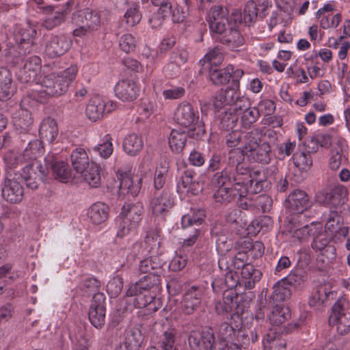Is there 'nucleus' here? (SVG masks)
<instances>
[{"instance_id":"19","label":"nucleus","mask_w":350,"mask_h":350,"mask_svg":"<svg viewBox=\"0 0 350 350\" xmlns=\"http://www.w3.org/2000/svg\"><path fill=\"white\" fill-rule=\"evenodd\" d=\"M248 181H245L241 186L244 187L246 189L245 193H238L239 196H246L248 195L256 194L261 192L265 188L268 187V182L265 178V176L261 174L260 172H254L252 174L247 167V178Z\"/></svg>"},{"instance_id":"51","label":"nucleus","mask_w":350,"mask_h":350,"mask_svg":"<svg viewBox=\"0 0 350 350\" xmlns=\"http://www.w3.org/2000/svg\"><path fill=\"white\" fill-rule=\"evenodd\" d=\"M260 116L259 109L256 107H251L241 113V126L245 129L250 128L255 123Z\"/></svg>"},{"instance_id":"15","label":"nucleus","mask_w":350,"mask_h":350,"mask_svg":"<svg viewBox=\"0 0 350 350\" xmlns=\"http://www.w3.org/2000/svg\"><path fill=\"white\" fill-rule=\"evenodd\" d=\"M174 202L170 189H164L150 201V206L153 215L165 217L174 206Z\"/></svg>"},{"instance_id":"48","label":"nucleus","mask_w":350,"mask_h":350,"mask_svg":"<svg viewBox=\"0 0 350 350\" xmlns=\"http://www.w3.org/2000/svg\"><path fill=\"white\" fill-rule=\"evenodd\" d=\"M238 327L239 325H235V326H233L226 322L220 323L217 331L220 339L222 340L224 342L236 340L237 328Z\"/></svg>"},{"instance_id":"47","label":"nucleus","mask_w":350,"mask_h":350,"mask_svg":"<svg viewBox=\"0 0 350 350\" xmlns=\"http://www.w3.org/2000/svg\"><path fill=\"white\" fill-rule=\"evenodd\" d=\"M291 317V312L287 307L276 306L273 308L269 320L273 325H280Z\"/></svg>"},{"instance_id":"64","label":"nucleus","mask_w":350,"mask_h":350,"mask_svg":"<svg viewBox=\"0 0 350 350\" xmlns=\"http://www.w3.org/2000/svg\"><path fill=\"white\" fill-rule=\"evenodd\" d=\"M273 200L267 195L262 194L254 197L256 209L261 210L263 213L269 212L272 208Z\"/></svg>"},{"instance_id":"58","label":"nucleus","mask_w":350,"mask_h":350,"mask_svg":"<svg viewBox=\"0 0 350 350\" xmlns=\"http://www.w3.org/2000/svg\"><path fill=\"white\" fill-rule=\"evenodd\" d=\"M306 273L301 269H297L293 270L286 277L282 280L291 286L300 285L306 280Z\"/></svg>"},{"instance_id":"36","label":"nucleus","mask_w":350,"mask_h":350,"mask_svg":"<svg viewBox=\"0 0 350 350\" xmlns=\"http://www.w3.org/2000/svg\"><path fill=\"white\" fill-rule=\"evenodd\" d=\"M188 136H189V132L173 129L168 139L171 150L176 154L181 153L186 145Z\"/></svg>"},{"instance_id":"35","label":"nucleus","mask_w":350,"mask_h":350,"mask_svg":"<svg viewBox=\"0 0 350 350\" xmlns=\"http://www.w3.org/2000/svg\"><path fill=\"white\" fill-rule=\"evenodd\" d=\"M144 147V141L142 136L135 133L128 135L123 141L124 151L130 156L137 155Z\"/></svg>"},{"instance_id":"33","label":"nucleus","mask_w":350,"mask_h":350,"mask_svg":"<svg viewBox=\"0 0 350 350\" xmlns=\"http://www.w3.org/2000/svg\"><path fill=\"white\" fill-rule=\"evenodd\" d=\"M263 130L260 128H254L252 130L243 132V152L247 153L262 143L263 140Z\"/></svg>"},{"instance_id":"57","label":"nucleus","mask_w":350,"mask_h":350,"mask_svg":"<svg viewBox=\"0 0 350 350\" xmlns=\"http://www.w3.org/2000/svg\"><path fill=\"white\" fill-rule=\"evenodd\" d=\"M226 99L229 103V105H232L241 95L239 92V81L237 79H233L232 85L223 90Z\"/></svg>"},{"instance_id":"38","label":"nucleus","mask_w":350,"mask_h":350,"mask_svg":"<svg viewBox=\"0 0 350 350\" xmlns=\"http://www.w3.org/2000/svg\"><path fill=\"white\" fill-rule=\"evenodd\" d=\"M12 77L10 70L5 67L0 68V100L10 98L13 93Z\"/></svg>"},{"instance_id":"3","label":"nucleus","mask_w":350,"mask_h":350,"mask_svg":"<svg viewBox=\"0 0 350 350\" xmlns=\"http://www.w3.org/2000/svg\"><path fill=\"white\" fill-rule=\"evenodd\" d=\"M199 118L198 109L186 100L180 103L176 108L174 120L176 123L186 128L192 126L189 131V137L197 140L206 135L204 123Z\"/></svg>"},{"instance_id":"22","label":"nucleus","mask_w":350,"mask_h":350,"mask_svg":"<svg viewBox=\"0 0 350 350\" xmlns=\"http://www.w3.org/2000/svg\"><path fill=\"white\" fill-rule=\"evenodd\" d=\"M3 198L10 203L21 202L24 196L23 186L17 180L6 178L1 188Z\"/></svg>"},{"instance_id":"9","label":"nucleus","mask_w":350,"mask_h":350,"mask_svg":"<svg viewBox=\"0 0 350 350\" xmlns=\"http://www.w3.org/2000/svg\"><path fill=\"white\" fill-rule=\"evenodd\" d=\"M206 21L214 33L224 32L232 23L229 21V12L222 5H213L208 13Z\"/></svg>"},{"instance_id":"25","label":"nucleus","mask_w":350,"mask_h":350,"mask_svg":"<svg viewBox=\"0 0 350 350\" xmlns=\"http://www.w3.org/2000/svg\"><path fill=\"white\" fill-rule=\"evenodd\" d=\"M202 291L196 286H191L185 293L182 301V310L187 315L191 314L200 306Z\"/></svg>"},{"instance_id":"5","label":"nucleus","mask_w":350,"mask_h":350,"mask_svg":"<svg viewBox=\"0 0 350 350\" xmlns=\"http://www.w3.org/2000/svg\"><path fill=\"white\" fill-rule=\"evenodd\" d=\"M328 323L330 326H336L340 335L350 332V302L346 298L338 299L333 305Z\"/></svg>"},{"instance_id":"16","label":"nucleus","mask_w":350,"mask_h":350,"mask_svg":"<svg viewBox=\"0 0 350 350\" xmlns=\"http://www.w3.org/2000/svg\"><path fill=\"white\" fill-rule=\"evenodd\" d=\"M332 237L325 231L317 233L313 237L312 247L320 254L325 256L328 260H333L336 257V248L331 244Z\"/></svg>"},{"instance_id":"29","label":"nucleus","mask_w":350,"mask_h":350,"mask_svg":"<svg viewBox=\"0 0 350 350\" xmlns=\"http://www.w3.org/2000/svg\"><path fill=\"white\" fill-rule=\"evenodd\" d=\"M48 172L49 169L53 172L55 178L62 182L67 181L71 176V171L67 163L58 161L50 156L45 159V167Z\"/></svg>"},{"instance_id":"27","label":"nucleus","mask_w":350,"mask_h":350,"mask_svg":"<svg viewBox=\"0 0 350 350\" xmlns=\"http://www.w3.org/2000/svg\"><path fill=\"white\" fill-rule=\"evenodd\" d=\"M37 34L35 27L28 25L21 28L17 36V40L19 41V54L26 55L30 53L34 48L33 39Z\"/></svg>"},{"instance_id":"21","label":"nucleus","mask_w":350,"mask_h":350,"mask_svg":"<svg viewBox=\"0 0 350 350\" xmlns=\"http://www.w3.org/2000/svg\"><path fill=\"white\" fill-rule=\"evenodd\" d=\"M120 180V191L123 195L137 196L141 189L142 177L139 175H131L126 173L118 176Z\"/></svg>"},{"instance_id":"63","label":"nucleus","mask_w":350,"mask_h":350,"mask_svg":"<svg viewBox=\"0 0 350 350\" xmlns=\"http://www.w3.org/2000/svg\"><path fill=\"white\" fill-rule=\"evenodd\" d=\"M33 120L31 117V113L29 111H22L19 116L15 118L14 124L16 127L21 129V132H26L28 131L30 126L32 124Z\"/></svg>"},{"instance_id":"40","label":"nucleus","mask_w":350,"mask_h":350,"mask_svg":"<svg viewBox=\"0 0 350 350\" xmlns=\"http://www.w3.org/2000/svg\"><path fill=\"white\" fill-rule=\"evenodd\" d=\"M241 269V274L245 280L244 284L247 289H252L256 282H258L262 277V273L256 269L250 263L246 264Z\"/></svg>"},{"instance_id":"42","label":"nucleus","mask_w":350,"mask_h":350,"mask_svg":"<svg viewBox=\"0 0 350 350\" xmlns=\"http://www.w3.org/2000/svg\"><path fill=\"white\" fill-rule=\"evenodd\" d=\"M239 196L237 191L232 187H217L213 194L215 201L221 204L227 205Z\"/></svg>"},{"instance_id":"1","label":"nucleus","mask_w":350,"mask_h":350,"mask_svg":"<svg viewBox=\"0 0 350 350\" xmlns=\"http://www.w3.org/2000/svg\"><path fill=\"white\" fill-rule=\"evenodd\" d=\"M244 157L238 150L228 152L227 165L220 172L215 173L211 183L217 187H232L238 193H245L246 189L241 185L248 181L247 164L243 162Z\"/></svg>"},{"instance_id":"46","label":"nucleus","mask_w":350,"mask_h":350,"mask_svg":"<svg viewBox=\"0 0 350 350\" xmlns=\"http://www.w3.org/2000/svg\"><path fill=\"white\" fill-rule=\"evenodd\" d=\"M273 289L271 297L275 302L284 301L291 297V289L282 279L274 284Z\"/></svg>"},{"instance_id":"54","label":"nucleus","mask_w":350,"mask_h":350,"mask_svg":"<svg viewBox=\"0 0 350 350\" xmlns=\"http://www.w3.org/2000/svg\"><path fill=\"white\" fill-rule=\"evenodd\" d=\"M258 11L256 4L253 1H248L243 10V22L245 25L250 26L258 18Z\"/></svg>"},{"instance_id":"56","label":"nucleus","mask_w":350,"mask_h":350,"mask_svg":"<svg viewBox=\"0 0 350 350\" xmlns=\"http://www.w3.org/2000/svg\"><path fill=\"white\" fill-rule=\"evenodd\" d=\"M111 139V137L109 135H107L105 137L104 142L102 144L92 147V150L98 152L100 157L104 159L109 157L113 152V144Z\"/></svg>"},{"instance_id":"20","label":"nucleus","mask_w":350,"mask_h":350,"mask_svg":"<svg viewBox=\"0 0 350 350\" xmlns=\"http://www.w3.org/2000/svg\"><path fill=\"white\" fill-rule=\"evenodd\" d=\"M116 96L122 101H133L139 96L140 88L135 81L131 79L119 81L115 88Z\"/></svg>"},{"instance_id":"31","label":"nucleus","mask_w":350,"mask_h":350,"mask_svg":"<svg viewBox=\"0 0 350 350\" xmlns=\"http://www.w3.org/2000/svg\"><path fill=\"white\" fill-rule=\"evenodd\" d=\"M109 207L105 203L96 202L88 211V217L90 221L96 225L104 223L109 217Z\"/></svg>"},{"instance_id":"49","label":"nucleus","mask_w":350,"mask_h":350,"mask_svg":"<svg viewBox=\"0 0 350 350\" xmlns=\"http://www.w3.org/2000/svg\"><path fill=\"white\" fill-rule=\"evenodd\" d=\"M144 339V337L139 329L131 330L127 334L125 342L128 350H139Z\"/></svg>"},{"instance_id":"60","label":"nucleus","mask_w":350,"mask_h":350,"mask_svg":"<svg viewBox=\"0 0 350 350\" xmlns=\"http://www.w3.org/2000/svg\"><path fill=\"white\" fill-rule=\"evenodd\" d=\"M168 172V167L160 165L157 166L154 172V186L155 189L159 190L164 186Z\"/></svg>"},{"instance_id":"11","label":"nucleus","mask_w":350,"mask_h":350,"mask_svg":"<svg viewBox=\"0 0 350 350\" xmlns=\"http://www.w3.org/2000/svg\"><path fill=\"white\" fill-rule=\"evenodd\" d=\"M285 203L288 211L294 214L302 213L312 204L306 192L301 189L293 190L288 195Z\"/></svg>"},{"instance_id":"30","label":"nucleus","mask_w":350,"mask_h":350,"mask_svg":"<svg viewBox=\"0 0 350 350\" xmlns=\"http://www.w3.org/2000/svg\"><path fill=\"white\" fill-rule=\"evenodd\" d=\"M248 152L249 157L256 162L262 164H268L273 157L271 147L269 143L263 141Z\"/></svg>"},{"instance_id":"26","label":"nucleus","mask_w":350,"mask_h":350,"mask_svg":"<svg viewBox=\"0 0 350 350\" xmlns=\"http://www.w3.org/2000/svg\"><path fill=\"white\" fill-rule=\"evenodd\" d=\"M217 34L220 35L219 42L231 50L238 51V48L244 44L243 37L232 24L227 27L224 32L217 33Z\"/></svg>"},{"instance_id":"10","label":"nucleus","mask_w":350,"mask_h":350,"mask_svg":"<svg viewBox=\"0 0 350 350\" xmlns=\"http://www.w3.org/2000/svg\"><path fill=\"white\" fill-rule=\"evenodd\" d=\"M348 189L342 185L334 186L329 192L319 191L317 194V200L321 203L327 202L335 208L341 207L347 201Z\"/></svg>"},{"instance_id":"39","label":"nucleus","mask_w":350,"mask_h":350,"mask_svg":"<svg viewBox=\"0 0 350 350\" xmlns=\"http://www.w3.org/2000/svg\"><path fill=\"white\" fill-rule=\"evenodd\" d=\"M70 160L73 169L79 174L84 172L91 163L85 150L81 148H76L72 151Z\"/></svg>"},{"instance_id":"34","label":"nucleus","mask_w":350,"mask_h":350,"mask_svg":"<svg viewBox=\"0 0 350 350\" xmlns=\"http://www.w3.org/2000/svg\"><path fill=\"white\" fill-rule=\"evenodd\" d=\"M39 135L42 142L52 143L58 135V128L54 119L46 118L40 124Z\"/></svg>"},{"instance_id":"53","label":"nucleus","mask_w":350,"mask_h":350,"mask_svg":"<svg viewBox=\"0 0 350 350\" xmlns=\"http://www.w3.org/2000/svg\"><path fill=\"white\" fill-rule=\"evenodd\" d=\"M293 160L295 165L301 170H307L312 165L311 156L306 152L293 154Z\"/></svg>"},{"instance_id":"52","label":"nucleus","mask_w":350,"mask_h":350,"mask_svg":"<svg viewBox=\"0 0 350 350\" xmlns=\"http://www.w3.org/2000/svg\"><path fill=\"white\" fill-rule=\"evenodd\" d=\"M142 19V14L139 12V5H133L124 15V21L129 27H133L138 24Z\"/></svg>"},{"instance_id":"32","label":"nucleus","mask_w":350,"mask_h":350,"mask_svg":"<svg viewBox=\"0 0 350 350\" xmlns=\"http://www.w3.org/2000/svg\"><path fill=\"white\" fill-rule=\"evenodd\" d=\"M180 177L178 182V188L180 189L183 188L187 192L191 191L193 194H197L198 191L196 188V183L194 180V176H196L195 172L188 168L187 166H184L182 168H179Z\"/></svg>"},{"instance_id":"13","label":"nucleus","mask_w":350,"mask_h":350,"mask_svg":"<svg viewBox=\"0 0 350 350\" xmlns=\"http://www.w3.org/2000/svg\"><path fill=\"white\" fill-rule=\"evenodd\" d=\"M23 178L27 187L32 190L37 189L47 175L46 168L38 163L27 165L23 168Z\"/></svg>"},{"instance_id":"28","label":"nucleus","mask_w":350,"mask_h":350,"mask_svg":"<svg viewBox=\"0 0 350 350\" xmlns=\"http://www.w3.org/2000/svg\"><path fill=\"white\" fill-rule=\"evenodd\" d=\"M211 237L215 240L216 248L221 254H225L231 250L232 242L227 237V230L221 224H215L211 230Z\"/></svg>"},{"instance_id":"55","label":"nucleus","mask_w":350,"mask_h":350,"mask_svg":"<svg viewBox=\"0 0 350 350\" xmlns=\"http://www.w3.org/2000/svg\"><path fill=\"white\" fill-rule=\"evenodd\" d=\"M188 59V52L184 48H176L170 54V61L171 65L174 64L176 69L180 68Z\"/></svg>"},{"instance_id":"2","label":"nucleus","mask_w":350,"mask_h":350,"mask_svg":"<svg viewBox=\"0 0 350 350\" xmlns=\"http://www.w3.org/2000/svg\"><path fill=\"white\" fill-rule=\"evenodd\" d=\"M77 72V66L71 65L62 72L46 74L41 81L40 89L33 92V98L40 103H45L51 96L63 95L75 79Z\"/></svg>"},{"instance_id":"8","label":"nucleus","mask_w":350,"mask_h":350,"mask_svg":"<svg viewBox=\"0 0 350 350\" xmlns=\"http://www.w3.org/2000/svg\"><path fill=\"white\" fill-rule=\"evenodd\" d=\"M337 293L334 290L331 282L323 281L317 282L314 286L308 299V304L311 307H319L329 300L336 298Z\"/></svg>"},{"instance_id":"18","label":"nucleus","mask_w":350,"mask_h":350,"mask_svg":"<svg viewBox=\"0 0 350 350\" xmlns=\"http://www.w3.org/2000/svg\"><path fill=\"white\" fill-rule=\"evenodd\" d=\"M160 282V274L145 275L129 288L126 292V295L127 297L137 296V299H139L144 292L148 291L152 288L157 286Z\"/></svg>"},{"instance_id":"17","label":"nucleus","mask_w":350,"mask_h":350,"mask_svg":"<svg viewBox=\"0 0 350 350\" xmlns=\"http://www.w3.org/2000/svg\"><path fill=\"white\" fill-rule=\"evenodd\" d=\"M114 109L113 103H106L99 96L90 99L87 105L85 113L89 120L96 122Z\"/></svg>"},{"instance_id":"4","label":"nucleus","mask_w":350,"mask_h":350,"mask_svg":"<svg viewBox=\"0 0 350 350\" xmlns=\"http://www.w3.org/2000/svg\"><path fill=\"white\" fill-rule=\"evenodd\" d=\"M144 213V209L142 202L125 204L120 213L122 221L119 225L118 236L123 237L135 230L142 221Z\"/></svg>"},{"instance_id":"6","label":"nucleus","mask_w":350,"mask_h":350,"mask_svg":"<svg viewBox=\"0 0 350 350\" xmlns=\"http://www.w3.org/2000/svg\"><path fill=\"white\" fill-rule=\"evenodd\" d=\"M205 213L204 211L198 210L192 215L187 214L182 217L181 226L183 229H190L191 234L183 241V246L190 247L193 245L200 235V226L204 221Z\"/></svg>"},{"instance_id":"14","label":"nucleus","mask_w":350,"mask_h":350,"mask_svg":"<svg viewBox=\"0 0 350 350\" xmlns=\"http://www.w3.org/2000/svg\"><path fill=\"white\" fill-rule=\"evenodd\" d=\"M24 61L23 66L17 72V78L25 83L34 82L41 68V59L37 55H32Z\"/></svg>"},{"instance_id":"45","label":"nucleus","mask_w":350,"mask_h":350,"mask_svg":"<svg viewBox=\"0 0 350 350\" xmlns=\"http://www.w3.org/2000/svg\"><path fill=\"white\" fill-rule=\"evenodd\" d=\"M84 180L92 187H98L100 183V168L97 164L92 162L85 169L84 172L80 173Z\"/></svg>"},{"instance_id":"62","label":"nucleus","mask_w":350,"mask_h":350,"mask_svg":"<svg viewBox=\"0 0 350 350\" xmlns=\"http://www.w3.org/2000/svg\"><path fill=\"white\" fill-rule=\"evenodd\" d=\"M137 44L136 38L131 33L122 35L119 41V45L123 51L129 53L134 51Z\"/></svg>"},{"instance_id":"24","label":"nucleus","mask_w":350,"mask_h":350,"mask_svg":"<svg viewBox=\"0 0 350 350\" xmlns=\"http://www.w3.org/2000/svg\"><path fill=\"white\" fill-rule=\"evenodd\" d=\"M165 264V261L162 254H150V256L139 261L137 270L139 273L146 275L160 274Z\"/></svg>"},{"instance_id":"43","label":"nucleus","mask_w":350,"mask_h":350,"mask_svg":"<svg viewBox=\"0 0 350 350\" xmlns=\"http://www.w3.org/2000/svg\"><path fill=\"white\" fill-rule=\"evenodd\" d=\"M161 231L152 229L147 232L144 242L143 243L150 254H159L158 250L161 243Z\"/></svg>"},{"instance_id":"44","label":"nucleus","mask_w":350,"mask_h":350,"mask_svg":"<svg viewBox=\"0 0 350 350\" xmlns=\"http://www.w3.org/2000/svg\"><path fill=\"white\" fill-rule=\"evenodd\" d=\"M177 330L174 327H168L163 331L158 341L161 350H172L174 349Z\"/></svg>"},{"instance_id":"61","label":"nucleus","mask_w":350,"mask_h":350,"mask_svg":"<svg viewBox=\"0 0 350 350\" xmlns=\"http://www.w3.org/2000/svg\"><path fill=\"white\" fill-rule=\"evenodd\" d=\"M65 21L63 12H56L52 16H48L42 23V26L47 30H51L55 27L60 25Z\"/></svg>"},{"instance_id":"37","label":"nucleus","mask_w":350,"mask_h":350,"mask_svg":"<svg viewBox=\"0 0 350 350\" xmlns=\"http://www.w3.org/2000/svg\"><path fill=\"white\" fill-rule=\"evenodd\" d=\"M208 70L210 80L213 83V84L220 85L229 82L232 77L233 66L230 65L223 69L210 66Z\"/></svg>"},{"instance_id":"59","label":"nucleus","mask_w":350,"mask_h":350,"mask_svg":"<svg viewBox=\"0 0 350 350\" xmlns=\"http://www.w3.org/2000/svg\"><path fill=\"white\" fill-rule=\"evenodd\" d=\"M150 253L145 247L143 242H136L132 245L127 258L133 260L141 258L144 259Z\"/></svg>"},{"instance_id":"12","label":"nucleus","mask_w":350,"mask_h":350,"mask_svg":"<svg viewBox=\"0 0 350 350\" xmlns=\"http://www.w3.org/2000/svg\"><path fill=\"white\" fill-rule=\"evenodd\" d=\"M72 41L64 35H53L46 42L45 54L51 58L64 55L70 48Z\"/></svg>"},{"instance_id":"50","label":"nucleus","mask_w":350,"mask_h":350,"mask_svg":"<svg viewBox=\"0 0 350 350\" xmlns=\"http://www.w3.org/2000/svg\"><path fill=\"white\" fill-rule=\"evenodd\" d=\"M223 60L224 56L221 50L218 46H215L208 51L203 58V62L208 64L206 68L208 69L210 66L216 67Z\"/></svg>"},{"instance_id":"23","label":"nucleus","mask_w":350,"mask_h":350,"mask_svg":"<svg viewBox=\"0 0 350 350\" xmlns=\"http://www.w3.org/2000/svg\"><path fill=\"white\" fill-rule=\"evenodd\" d=\"M72 21L75 25H81V23L86 29L94 31L99 27L100 17L96 11L85 9L75 12L72 14Z\"/></svg>"},{"instance_id":"41","label":"nucleus","mask_w":350,"mask_h":350,"mask_svg":"<svg viewBox=\"0 0 350 350\" xmlns=\"http://www.w3.org/2000/svg\"><path fill=\"white\" fill-rule=\"evenodd\" d=\"M273 220L271 217L263 215L252 221L247 227L249 234L256 235L262 232L265 233L271 229Z\"/></svg>"},{"instance_id":"7","label":"nucleus","mask_w":350,"mask_h":350,"mask_svg":"<svg viewBox=\"0 0 350 350\" xmlns=\"http://www.w3.org/2000/svg\"><path fill=\"white\" fill-rule=\"evenodd\" d=\"M105 296L103 293L98 292L94 294L88 311V319L92 324L97 329H101L106 319V303Z\"/></svg>"}]
</instances>
